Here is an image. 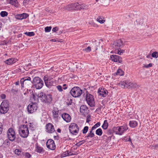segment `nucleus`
Wrapping results in <instances>:
<instances>
[{
  "instance_id": "nucleus-1",
  "label": "nucleus",
  "mask_w": 158,
  "mask_h": 158,
  "mask_svg": "<svg viewBox=\"0 0 158 158\" xmlns=\"http://www.w3.org/2000/svg\"><path fill=\"white\" fill-rule=\"evenodd\" d=\"M38 98L43 102L50 103L52 100V98L51 95L46 94L43 92H41L38 94Z\"/></svg>"
},
{
  "instance_id": "nucleus-2",
  "label": "nucleus",
  "mask_w": 158,
  "mask_h": 158,
  "mask_svg": "<svg viewBox=\"0 0 158 158\" xmlns=\"http://www.w3.org/2000/svg\"><path fill=\"white\" fill-rule=\"evenodd\" d=\"M19 131L20 136L23 138H27L29 134L28 128L27 125L20 126Z\"/></svg>"
},
{
  "instance_id": "nucleus-3",
  "label": "nucleus",
  "mask_w": 158,
  "mask_h": 158,
  "mask_svg": "<svg viewBox=\"0 0 158 158\" xmlns=\"http://www.w3.org/2000/svg\"><path fill=\"white\" fill-rule=\"evenodd\" d=\"M20 81L22 88L24 87H30L32 83V82L31 81V78L30 77H25L22 78Z\"/></svg>"
},
{
  "instance_id": "nucleus-4",
  "label": "nucleus",
  "mask_w": 158,
  "mask_h": 158,
  "mask_svg": "<svg viewBox=\"0 0 158 158\" xmlns=\"http://www.w3.org/2000/svg\"><path fill=\"white\" fill-rule=\"evenodd\" d=\"M32 83L37 89H41L44 85L43 81L38 77H35L33 78Z\"/></svg>"
},
{
  "instance_id": "nucleus-5",
  "label": "nucleus",
  "mask_w": 158,
  "mask_h": 158,
  "mask_svg": "<svg viewBox=\"0 0 158 158\" xmlns=\"http://www.w3.org/2000/svg\"><path fill=\"white\" fill-rule=\"evenodd\" d=\"M128 129L127 125H124L122 126L113 127V131L117 134L120 135H122L124 132Z\"/></svg>"
},
{
  "instance_id": "nucleus-6",
  "label": "nucleus",
  "mask_w": 158,
  "mask_h": 158,
  "mask_svg": "<svg viewBox=\"0 0 158 158\" xmlns=\"http://www.w3.org/2000/svg\"><path fill=\"white\" fill-rule=\"evenodd\" d=\"M72 96L74 98L80 97L82 93V90L78 87H74L72 89L70 92Z\"/></svg>"
},
{
  "instance_id": "nucleus-7",
  "label": "nucleus",
  "mask_w": 158,
  "mask_h": 158,
  "mask_svg": "<svg viewBox=\"0 0 158 158\" xmlns=\"http://www.w3.org/2000/svg\"><path fill=\"white\" fill-rule=\"evenodd\" d=\"M69 128L70 133L73 135H76L78 133L79 131V127L78 125L75 123H71Z\"/></svg>"
},
{
  "instance_id": "nucleus-8",
  "label": "nucleus",
  "mask_w": 158,
  "mask_h": 158,
  "mask_svg": "<svg viewBox=\"0 0 158 158\" xmlns=\"http://www.w3.org/2000/svg\"><path fill=\"white\" fill-rule=\"evenodd\" d=\"M9 104L7 101H3L0 106V113L2 114L6 113L8 110Z\"/></svg>"
},
{
  "instance_id": "nucleus-9",
  "label": "nucleus",
  "mask_w": 158,
  "mask_h": 158,
  "mask_svg": "<svg viewBox=\"0 0 158 158\" xmlns=\"http://www.w3.org/2000/svg\"><path fill=\"white\" fill-rule=\"evenodd\" d=\"M86 100L89 106L91 107L95 106V101L94 96L93 95L87 93L85 95Z\"/></svg>"
},
{
  "instance_id": "nucleus-10",
  "label": "nucleus",
  "mask_w": 158,
  "mask_h": 158,
  "mask_svg": "<svg viewBox=\"0 0 158 158\" xmlns=\"http://www.w3.org/2000/svg\"><path fill=\"white\" fill-rule=\"evenodd\" d=\"M7 137L9 140L13 142L16 138L15 133L14 130L12 128H10L7 132Z\"/></svg>"
},
{
  "instance_id": "nucleus-11",
  "label": "nucleus",
  "mask_w": 158,
  "mask_h": 158,
  "mask_svg": "<svg viewBox=\"0 0 158 158\" xmlns=\"http://www.w3.org/2000/svg\"><path fill=\"white\" fill-rule=\"evenodd\" d=\"M38 106L36 103H32L28 105L27 106V110L30 113H32L37 109Z\"/></svg>"
},
{
  "instance_id": "nucleus-12",
  "label": "nucleus",
  "mask_w": 158,
  "mask_h": 158,
  "mask_svg": "<svg viewBox=\"0 0 158 158\" xmlns=\"http://www.w3.org/2000/svg\"><path fill=\"white\" fill-rule=\"evenodd\" d=\"M46 146L48 148L52 150H54L56 148L54 142L52 139L48 140L46 142Z\"/></svg>"
},
{
  "instance_id": "nucleus-13",
  "label": "nucleus",
  "mask_w": 158,
  "mask_h": 158,
  "mask_svg": "<svg viewBox=\"0 0 158 158\" xmlns=\"http://www.w3.org/2000/svg\"><path fill=\"white\" fill-rule=\"evenodd\" d=\"M46 131L49 133H52L55 131L53 125L51 123H48L46 125Z\"/></svg>"
},
{
  "instance_id": "nucleus-14",
  "label": "nucleus",
  "mask_w": 158,
  "mask_h": 158,
  "mask_svg": "<svg viewBox=\"0 0 158 158\" xmlns=\"http://www.w3.org/2000/svg\"><path fill=\"white\" fill-rule=\"evenodd\" d=\"M111 60L114 62L121 63L122 62V58L118 56L112 55L110 56Z\"/></svg>"
},
{
  "instance_id": "nucleus-15",
  "label": "nucleus",
  "mask_w": 158,
  "mask_h": 158,
  "mask_svg": "<svg viewBox=\"0 0 158 158\" xmlns=\"http://www.w3.org/2000/svg\"><path fill=\"white\" fill-rule=\"evenodd\" d=\"M52 113L53 115V117L54 118L57 119L59 117V115L61 116V114L59 112L58 109L54 107L53 110L52 111Z\"/></svg>"
},
{
  "instance_id": "nucleus-16",
  "label": "nucleus",
  "mask_w": 158,
  "mask_h": 158,
  "mask_svg": "<svg viewBox=\"0 0 158 158\" xmlns=\"http://www.w3.org/2000/svg\"><path fill=\"white\" fill-rule=\"evenodd\" d=\"M113 45L115 47V48H117L118 47H122L124 45V44L123 43V41L121 39H119L116 42H114L113 44Z\"/></svg>"
},
{
  "instance_id": "nucleus-17",
  "label": "nucleus",
  "mask_w": 158,
  "mask_h": 158,
  "mask_svg": "<svg viewBox=\"0 0 158 158\" xmlns=\"http://www.w3.org/2000/svg\"><path fill=\"white\" fill-rule=\"evenodd\" d=\"M29 16L28 14L23 13L21 14H18L15 15V18L17 19L22 20L27 18Z\"/></svg>"
},
{
  "instance_id": "nucleus-18",
  "label": "nucleus",
  "mask_w": 158,
  "mask_h": 158,
  "mask_svg": "<svg viewBox=\"0 0 158 158\" xmlns=\"http://www.w3.org/2000/svg\"><path fill=\"white\" fill-rule=\"evenodd\" d=\"M63 119L67 123L70 122L71 118L70 115L66 113H63L61 115Z\"/></svg>"
},
{
  "instance_id": "nucleus-19",
  "label": "nucleus",
  "mask_w": 158,
  "mask_h": 158,
  "mask_svg": "<svg viewBox=\"0 0 158 158\" xmlns=\"http://www.w3.org/2000/svg\"><path fill=\"white\" fill-rule=\"evenodd\" d=\"M52 79L51 77L48 76H45L44 77V80L46 85L48 87L50 86V81Z\"/></svg>"
},
{
  "instance_id": "nucleus-20",
  "label": "nucleus",
  "mask_w": 158,
  "mask_h": 158,
  "mask_svg": "<svg viewBox=\"0 0 158 158\" xmlns=\"http://www.w3.org/2000/svg\"><path fill=\"white\" fill-rule=\"evenodd\" d=\"M98 93L99 95L104 97L107 95L108 92L105 89H99L98 90Z\"/></svg>"
},
{
  "instance_id": "nucleus-21",
  "label": "nucleus",
  "mask_w": 158,
  "mask_h": 158,
  "mask_svg": "<svg viewBox=\"0 0 158 158\" xmlns=\"http://www.w3.org/2000/svg\"><path fill=\"white\" fill-rule=\"evenodd\" d=\"M7 3L10 4L15 7H18L19 6V3L17 0H6Z\"/></svg>"
},
{
  "instance_id": "nucleus-22",
  "label": "nucleus",
  "mask_w": 158,
  "mask_h": 158,
  "mask_svg": "<svg viewBox=\"0 0 158 158\" xmlns=\"http://www.w3.org/2000/svg\"><path fill=\"white\" fill-rule=\"evenodd\" d=\"M35 151L39 153H43L44 152L43 148L39 146L38 145L37 143H36L35 144Z\"/></svg>"
},
{
  "instance_id": "nucleus-23",
  "label": "nucleus",
  "mask_w": 158,
  "mask_h": 158,
  "mask_svg": "<svg viewBox=\"0 0 158 158\" xmlns=\"http://www.w3.org/2000/svg\"><path fill=\"white\" fill-rule=\"evenodd\" d=\"M129 80H127L120 81L119 84V85L122 88H127V86L128 85V83L129 82Z\"/></svg>"
},
{
  "instance_id": "nucleus-24",
  "label": "nucleus",
  "mask_w": 158,
  "mask_h": 158,
  "mask_svg": "<svg viewBox=\"0 0 158 158\" xmlns=\"http://www.w3.org/2000/svg\"><path fill=\"white\" fill-rule=\"evenodd\" d=\"M128 85L127 86V88H137L139 87L138 85L136 83H133L129 80V82L128 83Z\"/></svg>"
},
{
  "instance_id": "nucleus-25",
  "label": "nucleus",
  "mask_w": 158,
  "mask_h": 158,
  "mask_svg": "<svg viewBox=\"0 0 158 158\" xmlns=\"http://www.w3.org/2000/svg\"><path fill=\"white\" fill-rule=\"evenodd\" d=\"M74 8L76 9L81 10L84 8V6L82 4L81 5L78 3H73Z\"/></svg>"
},
{
  "instance_id": "nucleus-26",
  "label": "nucleus",
  "mask_w": 158,
  "mask_h": 158,
  "mask_svg": "<svg viewBox=\"0 0 158 158\" xmlns=\"http://www.w3.org/2000/svg\"><path fill=\"white\" fill-rule=\"evenodd\" d=\"M137 125V122L135 121H131L129 122V125L132 128L135 127Z\"/></svg>"
},
{
  "instance_id": "nucleus-27",
  "label": "nucleus",
  "mask_w": 158,
  "mask_h": 158,
  "mask_svg": "<svg viewBox=\"0 0 158 158\" xmlns=\"http://www.w3.org/2000/svg\"><path fill=\"white\" fill-rule=\"evenodd\" d=\"M88 109L85 105H81L80 107V112L82 113L86 112Z\"/></svg>"
},
{
  "instance_id": "nucleus-28",
  "label": "nucleus",
  "mask_w": 158,
  "mask_h": 158,
  "mask_svg": "<svg viewBox=\"0 0 158 158\" xmlns=\"http://www.w3.org/2000/svg\"><path fill=\"white\" fill-rule=\"evenodd\" d=\"M99 42H94L91 45V47L92 49L94 50H97L98 47L99 46Z\"/></svg>"
},
{
  "instance_id": "nucleus-29",
  "label": "nucleus",
  "mask_w": 158,
  "mask_h": 158,
  "mask_svg": "<svg viewBox=\"0 0 158 158\" xmlns=\"http://www.w3.org/2000/svg\"><path fill=\"white\" fill-rule=\"evenodd\" d=\"M73 3L69 4L65 7V9L66 10H70L73 9H74L73 6Z\"/></svg>"
},
{
  "instance_id": "nucleus-30",
  "label": "nucleus",
  "mask_w": 158,
  "mask_h": 158,
  "mask_svg": "<svg viewBox=\"0 0 158 158\" xmlns=\"http://www.w3.org/2000/svg\"><path fill=\"white\" fill-rule=\"evenodd\" d=\"M103 139L105 141L107 142L110 141L111 139V136H109L108 137L106 135H103L102 137Z\"/></svg>"
},
{
  "instance_id": "nucleus-31",
  "label": "nucleus",
  "mask_w": 158,
  "mask_h": 158,
  "mask_svg": "<svg viewBox=\"0 0 158 158\" xmlns=\"http://www.w3.org/2000/svg\"><path fill=\"white\" fill-rule=\"evenodd\" d=\"M104 18L102 16L98 17L97 19V20L100 23H103L105 22Z\"/></svg>"
},
{
  "instance_id": "nucleus-32",
  "label": "nucleus",
  "mask_w": 158,
  "mask_h": 158,
  "mask_svg": "<svg viewBox=\"0 0 158 158\" xmlns=\"http://www.w3.org/2000/svg\"><path fill=\"white\" fill-rule=\"evenodd\" d=\"M15 153L16 154L21 156L23 155V152L18 149H16L15 150Z\"/></svg>"
},
{
  "instance_id": "nucleus-33",
  "label": "nucleus",
  "mask_w": 158,
  "mask_h": 158,
  "mask_svg": "<svg viewBox=\"0 0 158 158\" xmlns=\"http://www.w3.org/2000/svg\"><path fill=\"white\" fill-rule=\"evenodd\" d=\"M13 58L9 59L5 61V63L7 64L10 65L14 63Z\"/></svg>"
},
{
  "instance_id": "nucleus-34",
  "label": "nucleus",
  "mask_w": 158,
  "mask_h": 158,
  "mask_svg": "<svg viewBox=\"0 0 158 158\" xmlns=\"http://www.w3.org/2000/svg\"><path fill=\"white\" fill-rule=\"evenodd\" d=\"M108 123L107 120H105L104 121V123L102 126V127L104 129H106L108 127Z\"/></svg>"
},
{
  "instance_id": "nucleus-35",
  "label": "nucleus",
  "mask_w": 158,
  "mask_h": 158,
  "mask_svg": "<svg viewBox=\"0 0 158 158\" xmlns=\"http://www.w3.org/2000/svg\"><path fill=\"white\" fill-rule=\"evenodd\" d=\"M115 50V53L119 55H122L124 52V51L123 50H121L120 48H118V49L117 48Z\"/></svg>"
},
{
  "instance_id": "nucleus-36",
  "label": "nucleus",
  "mask_w": 158,
  "mask_h": 158,
  "mask_svg": "<svg viewBox=\"0 0 158 158\" xmlns=\"http://www.w3.org/2000/svg\"><path fill=\"white\" fill-rule=\"evenodd\" d=\"M115 74L117 75L122 76L123 75V72L122 69H119L117 70Z\"/></svg>"
},
{
  "instance_id": "nucleus-37",
  "label": "nucleus",
  "mask_w": 158,
  "mask_h": 158,
  "mask_svg": "<svg viewBox=\"0 0 158 158\" xmlns=\"http://www.w3.org/2000/svg\"><path fill=\"white\" fill-rule=\"evenodd\" d=\"M96 134L98 135L101 136L102 134V130L100 128L97 129L96 131Z\"/></svg>"
},
{
  "instance_id": "nucleus-38",
  "label": "nucleus",
  "mask_w": 158,
  "mask_h": 158,
  "mask_svg": "<svg viewBox=\"0 0 158 158\" xmlns=\"http://www.w3.org/2000/svg\"><path fill=\"white\" fill-rule=\"evenodd\" d=\"M101 123L100 122H98L95 125H94L93 127H92V130H93L97 127L100 126Z\"/></svg>"
},
{
  "instance_id": "nucleus-39",
  "label": "nucleus",
  "mask_w": 158,
  "mask_h": 158,
  "mask_svg": "<svg viewBox=\"0 0 158 158\" xmlns=\"http://www.w3.org/2000/svg\"><path fill=\"white\" fill-rule=\"evenodd\" d=\"M0 14L2 17H4L7 16L8 13L6 11H2L1 12Z\"/></svg>"
},
{
  "instance_id": "nucleus-40",
  "label": "nucleus",
  "mask_w": 158,
  "mask_h": 158,
  "mask_svg": "<svg viewBox=\"0 0 158 158\" xmlns=\"http://www.w3.org/2000/svg\"><path fill=\"white\" fill-rule=\"evenodd\" d=\"M25 34L27 36H34L35 34L33 32H27L25 33Z\"/></svg>"
},
{
  "instance_id": "nucleus-41",
  "label": "nucleus",
  "mask_w": 158,
  "mask_h": 158,
  "mask_svg": "<svg viewBox=\"0 0 158 158\" xmlns=\"http://www.w3.org/2000/svg\"><path fill=\"white\" fill-rule=\"evenodd\" d=\"M113 131H113V129H110L108 130L106 132V134L108 135H110L113 134Z\"/></svg>"
},
{
  "instance_id": "nucleus-42",
  "label": "nucleus",
  "mask_w": 158,
  "mask_h": 158,
  "mask_svg": "<svg viewBox=\"0 0 158 158\" xmlns=\"http://www.w3.org/2000/svg\"><path fill=\"white\" fill-rule=\"evenodd\" d=\"M52 27L51 26L47 27L45 28L44 30L45 32H48L50 31Z\"/></svg>"
},
{
  "instance_id": "nucleus-43",
  "label": "nucleus",
  "mask_w": 158,
  "mask_h": 158,
  "mask_svg": "<svg viewBox=\"0 0 158 158\" xmlns=\"http://www.w3.org/2000/svg\"><path fill=\"white\" fill-rule=\"evenodd\" d=\"M89 127L87 126L84 127L83 130H82V133L83 134H85L87 132L88 130Z\"/></svg>"
},
{
  "instance_id": "nucleus-44",
  "label": "nucleus",
  "mask_w": 158,
  "mask_h": 158,
  "mask_svg": "<svg viewBox=\"0 0 158 158\" xmlns=\"http://www.w3.org/2000/svg\"><path fill=\"white\" fill-rule=\"evenodd\" d=\"M151 56L153 57L157 58L158 57V52H154L152 54Z\"/></svg>"
},
{
  "instance_id": "nucleus-45",
  "label": "nucleus",
  "mask_w": 158,
  "mask_h": 158,
  "mask_svg": "<svg viewBox=\"0 0 158 158\" xmlns=\"http://www.w3.org/2000/svg\"><path fill=\"white\" fill-rule=\"evenodd\" d=\"M123 140L125 141H131V139L130 138L129 136L125 137L123 139ZM132 143V142H131Z\"/></svg>"
},
{
  "instance_id": "nucleus-46",
  "label": "nucleus",
  "mask_w": 158,
  "mask_h": 158,
  "mask_svg": "<svg viewBox=\"0 0 158 158\" xmlns=\"http://www.w3.org/2000/svg\"><path fill=\"white\" fill-rule=\"evenodd\" d=\"M83 50L86 52H89L91 51V47L89 46L84 49H83Z\"/></svg>"
},
{
  "instance_id": "nucleus-47",
  "label": "nucleus",
  "mask_w": 158,
  "mask_h": 158,
  "mask_svg": "<svg viewBox=\"0 0 158 158\" xmlns=\"http://www.w3.org/2000/svg\"><path fill=\"white\" fill-rule=\"evenodd\" d=\"M3 144L4 145H6V146H8L9 145L10 143L8 140H6L4 141Z\"/></svg>"
},
{
  "instance_id": "nucleus-48",
  "label": "nucleus",
  "mask_w": 158,
  "mask_h": 158,
  "mask_svg": "<svg viewBox=\"0 0 158 158\" xmlns=\"http://www.w3.org/2000/svg\"><path fill=\"white\" fill-rule=\"evenodd\" d=\"M56 87L59 91L61 92L62 91V87L61 85H58L56 86Z\"/></svg>"
},
{
  "instance_id": "nucleus-49",
  "label": "nucleus",
  "mask_w": 158,
  "mask_h": 158,
  "mask_svg": "<svg viewBox=\"0 0 158 158\" xmlns=\"http://www.w3.org/2000/svg\"><path fill=\"white\" fill-rule=\"evenodd\" d=\"M24 156L26 158H30L31 156L29 153L28 152H26L24 154Z\"/></svg>"
},
{
  "instance_id": "nucleus-50",
  "label": "nucleus",
  "mask_w": 158,
  "mask_h": 158,
  "mask_svg": "<svg viewBox=\"0 0 158 158\" xmlns=\"http://www.w3.org/2000/svg\"><path fill=\"white\" fill-rule=\"evenodd\" d=\"M94 136V134H91V133H89L87 135H86L85 137H90L92 138Z\"/></svg>"
},
{
  "instance_id": "nucleus-51",
  "label": "nucleus",
  "mask_w": 158,
  "mask_h": 158,
  "mask_svg": "<svg viewBox=\"0 0 158 158\" xmlns=\"http://www.w3.org/2000/svg\"><path fill=\"white\" fill-rule=\"evenodd\" d=\"M3 129V126L1 123H0V134H1Z\"/></svg>"
},
{
  "instance_id": "nucleus-52",
  "label": "nucleus",
  "mask_w": 158,
  "mask_h": 158,
  "mask_svg": "<svg viewBox=\"0 0 158 158\" xmlns=\"http://www.w3.org/2000/svg\"><path fill=\"white\" fill-rule=\"evenodd\" d=\"M152 66V63H149V64L147 65H144L143 66V67L148 68L149 67H151Z\"/></svg>"
},
{
  "instance_id": "nucleus-53",
  "label": "nucleus",
  "mask_w": 158,
  "mask_h": 158,
  "mask_svg": "<svg viewBox=\"0 0 158 158\" xmlns=\"http://www.w3.org/2000/svg\"><path fill=\"white\" fill-rule=\"evenodd\" d=\"M29 127L31 128V130H34V125L33 123H29Z\"/></svg>"
},
{
  "instance_id": "nucleus-54",
  "label": "nucleus",
  "mask_w": 158,
  "mask_h": 158,
  "mask_svg": "<svg viewBox=\"0 0 158 158\" xmlns=\"http://www.w3.org/2000/svg\"><path fill=\"white\" fill-rule=\"evenodd\" d=\"M21 141V139L19 138H17L16 139L15 142L17 143H20Z\"/></svg>"
},
{
  "instance_id": "nucleus-55",
  "label": "nucleus",
  "mask_w": 158,
  "mask_h": 158,
  "mask_svg": "<svg viewBox=\"0 0 158 158\" xmlns=\"http://www.w3.org/2000/svg\"><path fill=\"white\" fill-rule=\"evenodd\" d=\"M58 30V28L57 27H54L52 30L53 31L56 32Z\"/></svg>"
},
{
  "instance_id": "nucleus-56",
  "label": "nucleus",
  "mask_w": 158,
  "mask_h": 158,
  "mask_svg": "<svg viewBox=\"0 0 158 158\" xmlns=\"http://www.w3.org/2000/svg\"><path fill=\"white\" fill-rule=\"evenodd\" d=\"M1 98L2 99H5L6 98V95L4 94H2L0 96Z\"/></svg>"
},
{
  "instance_id": "nucleus-57",
  "label": "nucleus",
  "mask_w": 158,
  "mask_h": 158,
  "mask_svg": "<svg viewBox=\"0 0 158 158\" xmlns=\"http://www.w3.org/2000/svg\"><path fill=\"white\" fill-rule=\"evenodd\" d=\"M68 155H69L68 153V152L66 153V152L64 153L61 155V156H62V157L66 156H68Z\"/></svg>"
},
{
  "instance_id": "nucleus-58",
  "label": "nucleus",
  "mask_w": 158,
  "mask_h": 158,
  "mask_svg": "<svg viewBox=\"0 0 158 158\" xmlns=\"http://www.w3.org/2000/svg\"><path fill=\"white\" fill-rule=\"evenodd\" d=\"M66 85L65 84H64L63 85V86L64 87L63 88V89H67V87L66 86Z\"/></svg>"
},
{
  "instance_id": "nucleus-59",
  "label": "nucleus",
  "mask_w": 158,
  "mask_h": 158,
  "mask_svg": "<svg viewBox=\"0 0 158 158\" xmlns=\"http://www.w3.org/2000/svg\"><path fill=\"white\" fill-rule=\"evenodd\" d=\"M80 143H79V142L77 143L76 144V145L77 146V147H79L81 145V144Z\"/></svg>"
},
{
  "instance_id": "nucleus-60",
  "label": "nucleus",
  "mask_w": 158,
  "mask_h": 158,
  "mask_svg": "<svg viewBox=\"0 0 158 158\" xmlns=\"http://www.w3.org/2000/svg\"><path fill=\"white\" fill-rule=\"evenodd\" d=\"M85 142V141L84 140H83L81 141H80L79 142V143H80L81 144V145L83 144V143H84Z\"/></svg>"
},
{
  "instance_id": "nucleus-61",
  "label": "nucleus",
  "mask_w": 158,
  "mask_h": 158,
  "mask_svg": "<svg viewBox=\"0 0 158 158\" xmlns=\"http://www.w3.org/2000/svg\"><path fill=\"white\" fill-rule=\"evenodd\" d=\"M157 144H153V145H152V147H154V148H157Z\"/></svg>"
},
{
  "instance_id": "nucleus-62",
  "label": "nucleus",
  "mask_w": 158,
  "mask_h": 158,
  "mask_svg": "<svg viewBox=\"0 0 158 158\" xmlns=\"http://www.w3.org/2000/svg\"><path fill=\"white\" fill-rule=\"evenodd\" d=\"M18 90H15V89H12L11 90V92H13V93H14V92H18Z\"/></svg>"
},
{
  "instance_id": "nucleus-63",
  "label": "nucleus",
  "mask_w": 158,
  "mask_h": 158,
  "mask_svg": "<svg viewBox=\"0 0 158 158\" xmlns=\"http://www.w3.org/2000/svg\"><path fill=\"white\" fill-rule=\"evenodd\" d=\"M57 131L59 132V133H60L61 132V130L60 129V128H58V129H57Z\"/></svg>"
},
{
  "instance_id": "nucleus-64",
  "label": "nucleus",
  "mask_w": 158,
  "mask_h": 158,
  "mask_svg": "<svg viewBox=\"0 0 158 158\" xmlns=\"http://www.w3.org/2000/svg\"><path fill=\"white\" fill-rule=\"evenodd\" d=\"M19 81H17V82H16L15 83V84L16 85H19Z\"/></svg>"
}]
</instances>
